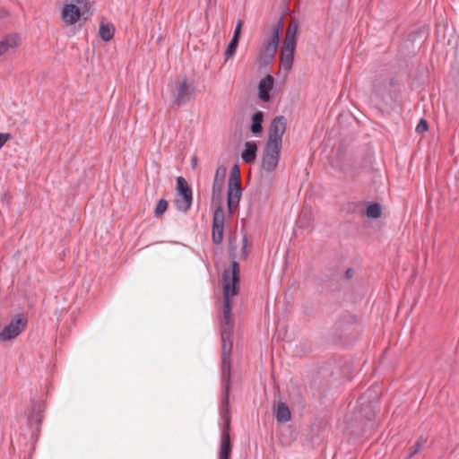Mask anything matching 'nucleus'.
Listing matches in <instances>:
<instances>
[{"label":"nucleus","mask_w":459,"mask_h":459,"mask_svg":"<svg viewBox=\"0 0 459 459\" xmlns=\"http://www.w3.org/2000/svg\"><path fill=\"white\" fill-rule=\"evenodd\" d=\"M238 41H239V39H235V38H232L231 40L230 41V43L225 50L226 61L229 60L230 58H231L235 55L237 48L238 46Z\"/></svg>","instance_id":"23"},{"label":"nucleus","mask_w":459,"mask_h":459,"mask_svg":"<svg viewBox=\"0 0 459 459\" xmlns=\"http://www.w3.org/2000/svg\"><path fill=\"white\" fill-rule=\"evenodd\" d=\"M274 80L273 77L270 74H267L264 78H263L258 85V95L259 99L262 101L267 102L270 100V91L273 87Z\"/></svg>","instance_id":"14"},{"label":"nucleus","mask_w":459,"mask_h":459,"mask_svg":"<svg viewBox=\"0 0 459 459\" xmlns=\"http://www.w3.org/2000/svg\"><path fill=\"white\" fill-rule=\"evenodd\" d=\"M11 138L10 134L0 133V149L4 145V143Z\"/></svg>","instance_id":"29"},{"label":"nucleus","mask_w":459,"mask_h":459,"mask_svg":"<svg viewBox=\"0 0 459 459\" xmlns=\"http://www.w3.org/2000/svg\"><path fill=\"white\" fill-rule=\"evenodd\" d=\"M215 189H216V185L214 184L213 186H212L213 193H215Z\"/></svg>","instance_id":"33"},{"label":"nucleus","mask_w":459,"mask_h":459,"mask_svg":"<svg viewBox=\"0 0 459 459\" xmlns=\"http://www.w3.org/2000/svg\"><path fill=\"white\" fill-rule=\"evenodd\" d=\"M17 46L16 35H8L0 40V56Z\"/></svg>","instance_id":"18"},{"label":"nucleus","mask_w":459,"mask_h":459,"mask_svg":"<svg viewBox=\"0 0 459 459\" xmlns=\"http://www.w3.org/2000/svg\"><path fill=\"white\" fill-rule=\"evenodd\" d=\"M224 231V211L222 207L218 206L212 218V238L215 245H220L223 238Z\"/></svg>","instance_id":"12"},{"label":"nucleus","mask_w":459,"mask_h":459,"mask_svg":"<svg viewBox=\"0 0 459 459\" xmlns=\"http://www.w3.org/2000/svg\"><path fill=\"white\" fill-rule=\"evenodd\" d=\"M409 451H410V452H413V448H412V447H411V448L409 449Z\"/></svg>","instance_id":"34"},{"label":"nucleus","mask_w":459,"mask_h":459,"mask_svg":"<svg viewBox=\"0 0 459 459\" xmlns=\"http://www.w3.org/2000/svg\"><path fill=\"white\" fill-rule=\"evenodd\" d=\"M354 275V270L352 268H348L344 273V278L346 280L351 279Z\"/></svg>","instance_id":"31"},{"label":"nucleus","mask_w":459,"mask_h":459,"mask_svg":"<svg viewBox=\"0 0 459 459\" xmlns=\"http://www.w3.org/2000/svg\"><path fill=\"white\" fill-rule=\"evenodd\" d=\"M196 91V85L194 81H189L186 78L181 79L176 84L172 93L174 103L180 107L190 102L195 98Z\"/></svg>","instance_id":"4"},{"label":"nucleus","mask_w":459,"mask_h":459,"mask_svg":"<svg viewBox=\"0 0 459 459\" xmlns=\"http://www.w3.org/2000/svg\"><path fill=\"white\" fill-rule=\"evenodd\" d=\"M168 208V202L165 199H160L155 207V216L159 217L162 215Z\"/></svg>","instance_id":"25"},{"label":"nucleus","mask_w":459,"mask_h":459,"mask_svg":"<svg viewBox=\"0 0 459 459\" xmlns=\"http://www.w3.org/2000/svg\"><path fill=\"white\" fill-rule=\"evenodd\" d=\"M377 401L378 392L368 390L358 400V403L359 406V415L368 421L373 420L375 417V411L377 405Z\"/></svg>","instance_id":"5"},{"label":"nucleus","mask_w":459,"mask_h":459,"mask_svg":"<svg viewBox=\"0 0 459 459\" xmlns=\"http://www.w3.org/2000/svg\"><path fill=\"white\" fill-rule=\"evenodd\" d=\"M429 129L428 122L425 119H420L416 126V132L418 134H423Z\"/></svg>","instance_id":"27"},{"label":"nucleus","mask_w":459,"mask_h":459,"mask_svg":"<svg viewBox=\"0 0 459 459\" xmlns=\"http://www.w3.org/2000/svg\"><path fill=\"white\" fill-rule=\"evenodd\" d=\"M45 409V404L42 402H32L30 406V414L28 417V423L30 425H39L40 424L42 419H41V412Z\"/></svg>","instance_id":"15"},{"label":"nucleus","mask_w":459,"mask_h":459,"mask_svg":"<svg viewBox=\"0 0 459 459\" xmlns=\"http://www.w3.org/2000/svg\"><path fill=\"white\" fill-rule=\"evenodd\" d=\"M243 22L241 20H238L236 23L235 30L233 32V37L235 39H239L240 34H241V29H242Z\"/></svg>","instance_id":"28"},{"label":"nucleus","mask_w":459,"mask_h":459,"mask_svg":"<svg viewBox=\"0 0 459 459\" xmlns=\"http://www.w3.org/2000/svg\"><path fill=\"white\" fill-rule=\"evenodd\" d=\"M61 11L62 21L67 26L77 23L82 14L89 11L88 0H69Z\"/></svg>","instance_id":"2"},{"label":"nucleus","mask_w":459,"mask_h":459,"mask_svg":"<svg viewBox=\"0 0 459 459\" xmlns=\"http://www.w3.org/2000/svg\"><path fill=\"white\" fill-rule=\"evenodd\" d=\"M241 195L242 188L239 184L238 168L235 165L229 178V188L227 194V205L230 212H231L232 209L238 204Z\"/></svg>","instance_id":"7"},{"label":"nucleus","mask_w":459,"mask_h":459,"mask_svg":"<svg viewBox=\"0 0 459 459\" xmlns=\"http://www.w3.org/2000/svg\"><path fill=\"white\" fill-rule=\"evenodd\" d=\"M251 121L250 131L255 134H260L263 131L264 113L262 111L255 112L252 115Z\"/></svg>","instance_id":"19"},{"label":"nucleus","mask_w":459,"mask_h":459,"mask_svg":"<svg viewBox=\"0 0 459 459\" xmlns=\"http://www.w3.org/2000/svg\"><path fill=\"white\" fill-rule=\"evenodd\" d=\"M298 22L296 21H291V22L289 24L287 28L286 36L285 39H283V42L296 44V33L298 30Z\"/></svg>","instance_id":"21"},{"label":"nucleus","mask_w":459,"mask_h":459,"mask_svg":"<svg viewBox=\"0 0 459 459\" xmlns=\"http://www.w3.org/2000/svg\"><path fill=\"white\" fill-rule=\"evenodd\" d=\"M257 145L255 142H247L245 149L241 153L243 161L247 164L252 163L256 158Z\"/></svg>","instance_id":"17"},{"label":"nucleus","mask_w":459,"mask_h":459,"mask_svg":"<svg viewBox=\"0 0 459 459\" xmlns=\"http://www.w3.org/2000/svg\"><path fill=\"white\" fill-rule=\"evenodd\" d=\"M282 21L280 19L278 22L273 27L269 37L266 38L264 41L260 57L265 64L271 62L275 56L279 45L280 35L282 31Z\"/></svg>","instance_id":"3"},{"label":"nucleus","mask_w":459,"mask_h":459,"mask_svg":"<svg viewBox=\"0 0 459 459\" xmlns=\"http://www.w3.org/2000/svg\"><path fill=\"white\" fill-rule=\"evenodd\" d=\"M281 147L264 145V152L262 155L261 169L272 173L278 166Z\"/></svg>","instance_id":"9"},{"label":"nucleus","mask_w":459,"mask_h":459,"mask_svg":"<svg viewBox=\"0 0 459 459\" xmlns=\"http://www.w3.org/2000/svg\"><path fill=\"white\" fill-rule=\"evenodd\" d=\"M247 236L245 235L244 238H243V247H242V255L244 258H246L247 256Z\"/></svg>","instance_id":"30"},{"label":"nucleus","mask_w":459,"mask_h":459,"mask_svg":"<svg viewBox=\"0 0 459 459\" xmlns=\"http://www.w3.org/2000/svg\"><path fill=\"white\" fill-rule=\"evenodd\" d=\"M427 35L428 29L425 25L418 27L408 35L403 42V49L407 50L408 55H414L420 49Z\"/></svg>","instance_id":"10"},{"label":"nucleus","mask_w":459,"mask_h":459,"mask_svg":"<svg viewBox=\"0 0 459 459\" xmlns=\"http://www.w3.org/2000/svg\"><path fill=\"white\" fill-rule=\"evenodd\" d=\"M197 166V159L195 156L192 158V167L195 168Z\"/></svg>","instance_id":"32"},{"label":"nucleus","mask_w":459,"mask_h":459,"mask_svg":"<svg viewBox=\"0 0 459 459\" xmlns=\"http://www.w3.org/2000/svg\"><path fill=\"white\" fill-rule=\"evenodd\" d=\"M177 190L178 195L181 196V198L176 200L177 209L180 212H186L192 204L193 192L183 177L177 178Z\"/></svg>","instance_id":"8"},{"label":"nucleus","mask_w":459,"mask_h":459,"mask_svg":"<svg viewBox=\"0 0 459 459\" xmlns=\"http://www.w3.org/2000/svg\"><path fill=\"white\" fill-rule=\"evenodd\" d=\"M100 37L104 41H109L114 37L115 27L112 23H100L99 29Z\"/></svg>","instance_id":"20"},{"label":"nucleus","mask_w":459,"mask_h":459,"mask_svg":"<svg viewBox=\"0 0 459 459\" xmlns=\"http://www.w3.org/2000/svg\"><path fill=\"white\" fill-rule=\"evenodd\" d=\"M274 416L278 423L288 422L291 418L289 406L283 402H279L274 408Z\"/></svg>","instance_id":"16"},{"label":"nucleus","mask_w":459,"mask_h":459,"mask_svg":"<svg viewBox=\"0 0 459 459\" xmlns=\"http://www.w3.org/2000/svg\"><path fill=\"white\" fill-rule=\"evenodd\" d=\"M4 14L0 13V17H2Z\"/></svg>","instance_id":"35"},{"label":"nucleus","mask_w":459,"mask_h":459,"mask_svg":"<svg viewBox=\"0 0 459 459\" xmlns=\"http://www.w3.org/2000/svg\"><path fill=\"white\" fill-rule=\"evenodd\" d=\"M295 48L296 44L282 42L280 61L281 65L284 70L288 71L292 67Z\"/></svg>","instance_id":"13"},{"label":"nucleus","mask_w":459,"mask_h":459,"mask_svg":"<svg viewBox=\"0 0 459 459\" xmlns=\"http://www.w3.org/2000/svg\"><path fill=\"white\" fill-rule=\"evenodd\" d=\"M386 87H388L390 98L391 99L397 98V92L396 91H399V83H398V82L392 78V79H390L388 81V84H387Z\"/></svg>","instance_id":"24"},{"label":"nucleus","mask_w":459,"mask_h":459,"mask_svg":"<svg viewBox=\"0 0 459 459\" xmlns=\"http://www.w3.org/2000/svg\"><path fill=\"white\" fill-rule=\"evenodd\" d=\"M425 439L420 437L416 442L415 444L411 446L413 448V452H409V455L407 456V459L411 458V456H413L414 455L418 454L420 449L423 447L424 444H425Z\"/></svg>","instance_id":"26"},{"label":"nucleus","mask_w":459,"mask_h":459,"mask_svg":"<svg viewBox=\"0 0 459 459\" xmlns=\"http://www.w3.org/2000/svg\"><path fill=\"white\" fill-rule=\"evenodd\" d=\"M287 119L284 116L275 117L270 125L265 144L282 147V136L286 132Z\"/></svg>","instance_id":"6"},{"label":"nucleus","mask_w":459,"mask_h":459,"mask_svg":"<svg viewBox=\"0 0 459 459\" xmlns=\"http://www.w3.org/2000/svg\"><path fill=\"white\" fill-rule=\"evenodd\" d=\"M240 270L238 262L231 263V269H225L223 280V321L221 323V379L224 383L220 407V416L224 426L221 433L219 459H230L231 444L230 436V355L232 349L233 322L231 319L230 299L238 294Z\"/></svg>","instance_id":"1"},{"label":"nucleus","mask_w":459,"mask_h":459,"mask_svg":"<svg viewBox=\"0 0 459 459\" xmlns=\"http://www.w3.org/2000/svg\"><path fill=\"white\" fill-rule=\"evenodd\" d=\"M366 214L370 219H378L382 215V207L377 203L369 204Z\"/></svg>","instance_id":"22"},{"label":"nucleus","mask_w":459,"mask_h":459,"mask_svg":"<svg viewBox=\"0 0 459 459\" xmlns=\"http://www.w3.org/2000/svg\"><path fill=\"white\" fill-rule=\"evenodd\" d=\"M26 320L20 315L16 316L9 325L0 332L1 341H9L17 337L24 329Z\"/></svg>","instance_id":"11"}]
</instances>
